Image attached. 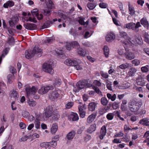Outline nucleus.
I'll return each instance as SVG.
<instances>
[{
  "label": "nucleus",
  "mask_w": 149,
  "mask_h": 149,
  "mask_svg": "<svg viewBox=\"0 0 149 149\" xmlns=\"http://www.w3.org/2000/svg\"><path fill=\"white\" fill-rule=\"evenodd\" d=\"M42 53V50L38 47H35L33 50L29 52L26 51L25 52L26 58L28 59H30L33 57L36 54H38L40 56Z\"/></svg>",
  "instance_id": "1"
},
{
  "label": "nucleus",
  "mask_w": 149,
  "mask_h": 149,
  "mask_svg": "<svg viewBox=\"0 0 149 149\" xmlns=\"http://www.w3.org/2000/svg\"><path fill=\"white\" fill-rule=\"evenodd\" d=\"M138 102L134 100H131L128 103V106L130 109L132 111L135 112H137L139 109Z\"/></svg>",
  "instance_id": "2"
},
{
  "label": "nucleus",
  "mask_w": 149,
  "mask_h": 149,
  "mask_svg": "<svg viewBox=\"0 0 149 149\" xmlns=\"http://www.w3.org/2000/svg\"><path fill=\"white\" fill-rule=\"evenodd\" d=\"M43 70L51 74L54 73V70L52 65L48 63H45L42 65Z\"/></svg>",
  "instance_id": "3"
},
{
  "label": "nucleus",
  "mask_w": 149,
  "mask_h": 149,
  "mask_svg": "<svg viewBox=\"0 0 149 149\" xmlns=\"http://www.w3.org/2000/svg\"><path fill=\"white\" fill-rule=\"evenodd\" d=\"M53 112V108L52 106L47 107L45 110V115L43 116L44 120H47V118L52 115Z\"/></svg>",
  "instance_id": "4"
},
{
  "label": "nucleus",
  "mask_w": 149,
  "mask_h": 149,
  "mask_svg": "<svg viewBox=\"0 0 149 149\" xmlns=\"http://www.w3.org/2000/svg\"><path fill=\"white\" fill-rule=\"evenodd\" d=\"M38 88L33 86L31 88L29 86L26 89V91L27 96L29 97L31 95H34L36 92Z\"/></svg>",
  "instance_id": "5"
},
{
  "label": "nucleus",
  "mask_w": 149,
  "mask_h": 149,
  "mask_svg": "<svg viewBox=\"0 0 149 149\" xmlns=\"http://www.w3.org/2000/svg\"><path fill=\"white\" fill-rule=\"evenodd\" d=\"M77 86L79 90H80L85 87H89L92 85L87 83L86 81H79L77 84Z\"/></svg>",
  "instance_id": "6"
},
{
  "label": "nucleus",
  "mask_w": 149,
  "mask_h": 149,
  "mask_svg": "<svg viewBox=\"0 0 149 149\" xmlns=\"http://www.w3.org/2000/svg\"><path fill=\"white\" fill-rule=\"evenodd\" d=\"M53 89V87L52 86H42L39 90L38 93L39 94H43L47 93L49 90H52Z\"/></svg>",
  "instance_id": "7"
},
{
  "label": "nucleus",
  "mask_w": 149,
  "mask_h": 149,
  "mask_svg": "<svg viewBox=\"0 0 149 149\" xmlns=\"http://www.w3.org/2000/svg\"><path fill=\"white\" fill-rule=\"evenodd\" d=\"M86 108V105L84 104L82 105H79L78 107V109L79 114L80 116L82 118H84L85 116L86 112L84 110Z\"/></svg>",
  "instance_id": "8"
},
{
  "label": "nucleus",
  "mask_w": 149,
  "mask_h": 149,
  "mask_svg": "<svg viewBox=\"0 0 149 149\" xmlns=\"http://www.w3.org/2000/svg\"><path fill=\"white\" fill-rule=\"evenodd\" d=\"M126 52L125 53V58L127 60H131L134 59L135 56L134 53L127 50V48H125Z\"/></svg>",
  "instance_id": "9"
},
{
  "label": "nucleus",
  "mask_w": 149,
  "mask_h": 149,
  "mask_svg": "<svg viewBox=\"0 0 149 149\" xmlns=\"http://www.w3.org/2000/svg\"><path fill=\"white\" fill-rule=\"evenodd\" d=\"M19 21L18 18L17 16H14L9 21V24L11 27H13L17 24Z\"/></svg>",
  "instance_id": "10"
},
{
  "label": "nucleus",
  "mask_w": 149,
  "mask_h": 149,
  "mask_svg": "<svg viewBox=\"0 0 149 149\" xmlns=\"http://www.w3.org/2000/svg\"><path fill=\"white\" fill-rule=\"evenodd\" d=\"M140 22H137L136 24L133 22H131L130 29H132L136 32L139 31L138 28L141 26Z\"/></svg>",
  "instance_id": "11"
},
{
  "label": "nucleus",
  "mask_w": 149,
  "mask_h": 149,
  "mask_svg": "<svg viewBox=\"0 0 149 149\" xmlns=\"http://www.w3.org/2000/svg\"><path fill=\"white\" fill-rule=\"evenodd\" d=\"M69 120L72 121H76L79 119V117L78 114L74 113H72L68 116Z\"/></svg>",
  "instance_id": "12"
},
{
  "label": "nucleus",
  "mask_w": 149,
  "mask_h": 149,
  "mask_svg": "<svg viewBox=\"0 0 149 149\" xmlns=\"http://www.w3.org/2000/svg\"><path fill=\"white\" fill-rule=\"evenodd\" d=\"M115 38V36L113 33H110L107 34L105 38L106 41L108 42H111L114 40Z\"/></svg>",
  "instance_id": "13"
},
{
  "label": "nucleus",
  "mask_w": 149,
  "mask_h": 149,
  "mask_svg": "<svg viewBox=\"0 0 149 149\" xmlns=\"http://www.w3.org/2000/svg\"><path fill=\"white\" fill-rule=\"evenodd\" d=\"M136 82L138 85L141 86H144L146 83L144 78L141 76L139 77L136 79Z\"/></svg>",
  "instance_id": "14"
},
{
  "label": "nucleus",
  "mask_w": 149,
  "mask_h": 149,
  "mask_svg": "<svg viewBox=\"0 0 149 149\" xmlns=\"http://www.w3.org/2000/svg\"><path fill=\"white\" fill-rule=\"evenodd\" d=\"M59 94L56 90H55L52 92L50 94L49 96L50 99L53 100L57 99L59 96Z\"/></svg>",
  "instance_id": "15"
},
{
  "label": "nucleus",
  "mask_w": 149,
  "mask_h": 149,
  "mask_svg": "<svg viewBox=\"0 0 149 149\" xmlns=\"http://www.w3.org/2000/svg\"><path fill=\"white\" fill-rule=\"evenodd\" d=\"M65 64L68 66H74L77 64V62L75 60H72L70 59H68L65 61Z\"/></svg>",
  "instance_id": "16"
},
{
  "label": "nucleus",
  "mask_w": 149,
  "mask_h": 149,
  "mask_svg": "<svg viewBox=\"0 0 149 149\" xmlns=\"http://www.w3.org/2000/svg\"><path fill=\"white\" fill-rule=\"evenodd\" d=\"M107 132L106 127L105 126H103L101 128L100 134L99 137L101 139H102L104 137L105 135Z\"/></svg>",
  "instance_id": "17"
},
{
  "label": "nucleus",
  "mask_w": 149,
  "mask_h": 149,
  "mask_svg": "<svg viewBox=\"0 0 149 149\" xmlns=\"http://www.w3.org/2000/svg\"><path fill=\"white\" fill-rule=\"evenodd\" d=\"M24 27L29 30H34L36 28V26L33 24H24Z\"/></svg>",
  "instance_id": "18"
},
{
  "label": "nucleus",
  "mask_w": 149,
  "mask_h": 149,
  "mask_svg": "<svg viewBox=\"0 0 149 149\" xmlns=\"http://www.w3.org/2000/svg\"><path fill=\"white\" fill-rule=\"evenodd\" d=\"M78 22L81 25H83L85 27H86L88 24V21H87L86 22H84V18L78 17Z\"/></svg>",
  "instance_id": "19"
},
{
  "label": "nucleus",
  "mask_w": 149,
  "mask_h": 149,
  "mask_svg": "<svg viewBox=\"0 0 149 149\" xmlns=\"http://www.w3.org/2000/svg\"><path fill=\"white\" fill-rule=\"evenodd\" d=\"M97 105L96 103L94 102L90 103L88 106V108L89 111H95L96 106Z\"/></svg>",
  "instance_id": "20"
},
{
  "label": "nucleus",
  "mask_w": 149,
  "mask_h": 149,
  "mask_svg": "<svg viewBox=\"0 0 149 149\" xmlns=\"http://www.w3.org/2000/svg\"><path fill=\"white\" fill-rule=\"evenodd\" d=\"M137 71L136 69L134 68H130L128 72L127 76L128 77L134 76Z\"/></svg>",
  "instance_id": "21"
},
{
  "label": "nucleus",
  "mask_w": 149,
  "mask_h": 149,
  "mask_svg": "<svg viewBox=\"0 0 149 149\" xmlns=\"http://www.w3.org/2000/svg\"><path fill=\"white\" fill-rule=\"evenodd\" d=\"M40 147L43 148H45V149H51V146L50 145L49 142H43L40 144Z\"/></svg>",
  "instance_id": "22"
},
{
  "label": "nucleus",
  "mask_w": 149,
  "mask_h": 149,
  "mask_svg": "<svg viewBox=\"0 0 149 149\" xmlns=\"http://www.w3.org/2000/svg\"><path fill=\"white\" fill-rule=\"evenodd\" d=\"M75 132L74 131H72L68 133L66 135V138L68 140L72 139L74 137Z\"/></svg>",
  "instance_id": "23"
},
{
  "label": "nucleus",
  "mask_w": 149,
  "mask_h": 149,
  "mask_svg": "<svg viewBox=\"0 0 149 149\" xmlns=\"http://www.w3.org/2000/svg\"><path fill=\"white\" fill-rule=\"evenodd\" d=\"M134 38L135 39V42H136L139 44H141L142 43L143 41L141 36L139 34H136L135 35Z\"/></svg>",
  "instance_id": "24"
},
{
  "label": "nucleus",
  "mask_w": 149,
  "mask_h": 149,
  "mask_svg": "<svg viewBox=\"0 0 149 149\" xmlns=\"http://www.w3.org/2000/svg\"><path fill=\"white\" fill-rule=\"evenodd\" d=\"M141 24L145 27L148 28V23L146 17H143L141 20Z\"/></svg>",
  "instance_id": "25"
},
{
  "label": "nucleus",
  "mask_w": 149,
  "mask_h": 149,
  "mask_svg": "<svg viewBox=\"0 0 149 149\" xmlns=\"http://www.w3.org/2000/svg\"><path fill=\"white\" fill-rule=\"evenodd\" d=\"M77 52L78 55L83 56H85L86 53V51L80 47L77 49Z\"/></svg>",
  "instance_id": "26"
},
{
  "label": "nucleus",
  "mask_w": 149,
  "mask_h": 149,
  "mask_svg": "<svg viewBox=\"0 0 149 149\" xmlns=\"http://www.w3.org/2000/svg\"><path fill=\"white\" fill-rule=\"evenodd\" d=\"M129 14L131 15H133L135 13L134 7L131 5L130 3L128 4Z\"/></svg>",
  "instance_id": "27"
},
{
  "label": "nucleus",
  "mask_w": 149,
  "mask_h": 149,
  "mask_svg": "<svg viewBox=\"0 0 149 149\" xmlns=\"http://www.w3.org/2000/svg\"><path fill=\"white\" fill-rule=\"evenodd\" d=\"M14 5V3L13 1H8L4 4L3 6L5 8H7L8 7H11Z\"/></svg>",
  "instance_id": "28"
},
{
  "label": "nucleus",
  "mask_w": 149,
  "mask_h": 149,
  "mask_svg": "<svg viewBox=\"0 0 149 149\" xmlns=\"http://www.w3.org/2000/svg\"><path fill=\"white\" fill-rule=\"evenodd\" d=\"M96 129V125L95 124L91 125L88 129L87 132L89 133H92L95 131Z\"/></svg>",
  "instance_id": "29"
},
{
  "label": "nucleus",
  "mask_w": 149,
  "mask_h": 149,
  "mask_svg": "<svg viewBox=\"0 0 149 149\" xmlns=\"http://www.w3.org/2000/svg\"><path fill=\"white\" fill-rule=\"evenodd\" d=\"M10 48L9 47L6 48L3 51V53L1 55V56L0 57V64L2 61V57H3L5 56V55H6L8 53L9 50H10Z\"/></svg>",
  "instance_id": "30"
},
{
  "label": "nucleus",
  "mask_w": 149,
  "mask_h": 149,
  "mask_svg": "<svg viewBox=\"0 0 149 149\" xmlns=\"http://www.w3.org/2000/svg\"><path fill=\"white\" fill-rule=\"evenodd\" d=\"M6 42L10 45H12L14 43V40L13 37L9 35Z\"/></svg>",
  "instance_id": "31"
},
{
  "label": "nucleus",
  "mask_w": 149,
  "mask_h": 149,
  "mask_svg": "<svg viewBox=\"0 0 149 149\" xmlns=\"http://www.w3.org/2000/svg\"><path fill=\"white\" fill-rule=\"evenodd\" d=\"M103 50L105 56L107 58L108 57L109 52V48L107 46H105L103 48Z\"/></svg>",
  "instance_id": "32"
},
{
  "label": "nucleus",
  "mask_w": 149,
  "mask_h": 149,
  "mask_svg": "<svg viewBox=\"0 0 149 149\" xmlns=\"http://www.w3.org/2000/svg\"><path fill=\"white\" fill-rule=\"evenodd\" d=\"M58 126L56 124H53L51 129V132L52 134H54L57 131L58 129Z\"/></svg>",
  "instance_id": "33"
},
{
  "label": "nucleus",
  "mask_w": 149,
  "mask_h": 149,
  "mask_svg": "<svg viewBox=\"0 0 149 149\" xmlns=\"http://www.w3.org/2000/svg\"><path fill=\"white\" fill-rule=\"evenodd\" d=\"M107 95L108 98L110 99L112 101H114L116 98V95L115 94L112 95L111 94L108 93Z\"/></svg>",
  "instance_id": "34"
},
{
  "label": "nucleus",
  "mask_w": 149,
  "mask_h": 149,
  "mask_svg": "<svg viewBox=\"0 0 149 149\" xmlns=\"http://www.w3.org/2000/svg\"><path fill=\"white\" fill-rule=\"evenodd\" d=\"M48 1L47 2L46 5L47 7L49 9H51L52 8L54 4L51 0H48Z\"/></svg>",
  "instance_id": "35"
},
{
  "label": "nucleus",
  "mask_w": 149,
  "mask_h": 149,
  "mask_svg": "<svg viewBox=\"0 0 149 149\" xmlns=\"http://www.w3.org/2000/svg\"><path fill=\"white\" fill-rule=\"evenodd\" d=\"M96 116V113H92L88 117L87 120L89 121H93L95 118Z\"/></svg>",
  "instance_id": "36"
},
{
  "label": "nucleus",
  "mask_w": 149,
  "mask_h": 149,
  "mask_svg": "<svg viewBox=\"0 0 149 149\" xmlns=\"http://www.w3.org/2000/svg\"><path fill=\"white\" fill-rule=\"evenodd\" d=\"M28 103L30 106L32 107L35 106L36 104V102L32 100H29L28 101Z\"/></svg>",
  "instance_id": "37"
},
{
  "label": "nucleus",
  "mask_w": 149,
  "mask_h": 149,
  "mask_svg": "<svg viewBox=\"0 0 149 149\" xmlns=\"http://www.w3.org/2000/svg\"><path fill=\"white\" fill-rule=\"evenodd\" d=\"M31 138V135L29 136H24L22 137L19 140L20 141H25L29 139H30Z\"/></svg>",
  "instance_id": "38"
},
{
  "label": "nucleus",
  "mask_w": 149,
  "mask_h": 149,
  "mask_svg": "<svg viewBox=\"0 0 149 149\" xmlns=\"http://www.w3.org/2000/svg\"><path fill=\"white\" fill-rule=\"evenodd\" d=\"M141 70L143 72H147L149 70V65H147L145 66L142 67L141 68Z\"/></svg>",
  "instance_id": "39"
},
{
  "label": "nucleus",
  "mask_w": 149,
  "mask_h": 149,
  "mask_svg": "<svg viewBox=\"0 0 149 149\" xmlns=\"http://www.w3.org/2000/svg\"><path fill=\"white\" fill-rule=\"evenodd\" d=\"M120 37L123 38L127 39L128 37L127 33L124 31L120 32Z\"/></svg>",
  "instance_id": "40"
},
{
  "label": "nucleus",
  "mask_w": 149,
  "mask_h": 149,
  "mask_svg": "<svg viewBox=\"0 0 149 149\" xmlns=\"http://www.w3.org/2000/svg\"><path fill=\"white\" fill-rule=\"evenodd\" d=\"M101 102L102 105H106L108 102V101L105 97H103L101 99Z\"/></svg>",
  "instance_id": "41"
},
{
  "label": "nucleus",
  "mask_w": 149,
  "mask_h": 149,
  "mask_svg": "<svg viewBox=\"0 0 149 149\" xmlns=\"http://www.w3.org/2000/svg\"><path fill=\"white\" fill-rule=\"evenodd\" d=\"M129 64L125 63L119 66V67L122 69H125L128 68L129 67Z\"/></svg>",
  "instance_id": "42"
},
{
  "label": "nucleus",
  "mask_w": 149,
  "mask_h": 149,
  "mask_svg": "<svg viewBox=\"0 0 149 149\" xmlns=\"http://www.w3.org/2000/svg\"><path fill=\"white\" fill-rule=\"evenodd\" d=\"M11 96L14 97H17L19 96L17 93L14 90H13L11 92Z\"/></svg>",
  "instance_id": "43"
},
{
  "label": "nucleus",
  "mask_w": 149,
  "mask_h": 149,
  "mask_svg": "<svg viewBox=\"0 0 149 149\" xmlns=\"http://www.w3.org/2000/svg\"><path fill=\"white\" fill-rule=\"evenodd\" d=\"M111 85V82L109 81L108 80H107L106 81L107 87L109 90L110 91L112 90Z\"/></svg>",
  "instance_id": "44"
},
{
  "label": "nucleus",
  "mask_w": 149,
  "mask_h": 149,
  "mask_svg": "<svg viewBox=\"0 0 149 149\" xmlns=\"http://www.w3.org/2000/svg\"><path fill=\"white\" fill-rule=\"evenodd\" d=\"M132 63L133 64H134L135 66H137L139 65L140 63V61L139 60L136 59L132 61Z\"/></svg>",
  "instance_id": "45"
},
{
  "label": "nucleus",
  "mask_w": 149,
  "mask_h": 149,
  "mask_svg": "<svg viewBox=\"0 0 149 149\" xmlns=\"http://www.w3.org/2000/svg\"><path fill=\"white\" fill-rule=\"evenodd\" d=\"M72 44L73 47H74L75 48H77V49L80 47V45L77 42L74 41L72 42Z\"/></svg>",
  "instance_id": "46"
},
{
  "label": "nucleus",
  "mask_w": 149,
  "mask_h": 149,
  "mask_svg": "<svg viewBox=\"0 0 149 149\" xmlns=\"http://www.w3.org/2000/svg\"><path fill=\"white\" fill-rule=\"evenodd\" d=\"M58 14L61 19H66L67 18V17L65 14L63 13L62 12H58Z\"/></svg>",
  "instance_id": "47"
},
{
  "label": "nucleus",
  "mask_w": 149,
  "mask_h": 149,
  "mask_svg": "<svg viewBox=\"0 0 149 149\" xmlns=\"http://www.w3.org/2000/svg\"><path fill=\"white\" fill-rule=\"evenodd\" d=\"M55 39L54 38L50 37L47 38L46 40L45 41V43H51L54 41Z\"/></svg>",
  "instance_id": "48"
},
{
  "label": "nucleus",
  "mask_w": 149,
  "mask_h": 149,
  "mask_svg": "<svg viewBox=\"0 0 149 149\" xmlns=\"http://www.w3.org/2000/svg\"><path fill=\"white\" fill-rule=\"evenodd\" d=\"M67 49L68 50H70L73 47L72 45V42L68 43H67L66 46Z\"/></svg>",
  "instance_id": "49"
},
{
  "label": "nucleus",
  "mask_w": 149,
  "mask_h": 149,
  "mask_svg": "<svg viewBox=\"0 0 149 149\" xmlns=\"http://www.w3.org/2000/svg\"><path fill=\"white\" fill-rule=\"evenodd\" d=\"M133 89H135L136 91L139 92H143L142 88L141 87H137V86H134L133 87Z\"/></svg>",
  "instance_id": "50"
},
{
  "label": "nucleus",
  "mask_w": 149,
  "mask_h": 149,
  "mask_svg": "<svg viewBox=\"0 0 149 149\" xmlns=\"http://www.w3.org/2000/svg\"><path fill=\"white\" fill-rule=\"evenodd\" d=\"M87 6L90 10H92L95 8V6L93 3H88Z\"/></svg>",
  "instance_id": "51"
},
{
  "label": "nucleus",
  "mask_w": 149,
  "mask_h": 149,
  "mask_svg": "<svg viewBox=\"0 0 149 149\" xmlns=\"http://www.w3.org/2000/svg\"><path fill=\"white\" fill-rule=\"evenodd\" d=\"M92 87L93 88L95 91L97 93L100 95H102L101 92L98 88L94 86H92Z\"/></svg>",
  "instance_id": "52"
},
{
  "label": "nucleus",
  "mask_w": 149,
  "mask_h": 149,
  "mask_svg": "<svg viewBox=\"0 0 149 149\" xmlns=\"http://www.w3.org/2000/svg\"><path fill=\"white\" fill-rule=\"evenodd\" d=\"M127 39L132 44H134L135 42V39L133 37H128Z\"/></svg>",
  "instance_id": "53"
},
{
  "label": "nucleus",
  "mask_w": 149,
  "mask_h": 149,
  "mask_svg": "<svg viewBox=\"0 0 149 149\" xmlns=\"http://www.w3.org/2000/svg\"><path fill=\"white\" fill-rule=\"evenodd\" d=\"M49 143L51 146V148H55L57 146V143L56 141H53Z\"/></svg>",
  "instance_id": "54"
},
{
  "label": "nucleus",
  "mask_w": 149,
  "mask_h": 149,
  "mask_svg": "<svg viewBox=\"0 0 149 149\" xmlns=\"http://www.w3.org/2000/svg\"><path fill=\"white\" fill-rule=\"evenodd\" d=\"M113 113H110L107 115V118L109 120H111L113 118Z\"/></svg>",
  "instance_id": "55"
},
{
  "label": "nucleus",
  "mask_w": 149,
  "mask_h": 149,
  "mask_svg": "<svg viewBox=\"0 0 149 149\" xmlns=\"http://www.w3.org/2000/svg\"><path fill=\"white\" fill-rule=\"evenodd\" d=\"M99 6L100 7L102 8H104L107 7V4L106 3L101 2L100 3Z\"/></svg>",
  "instance_id": "56"
},
{
  "label": "nucleus",
  "mask_w": 149,
  "mask_h": 149,
  "mask_svg": "<svg viewBox=\"0 0 149 149\" xmlns=\"http://www.w3.org/2000/svg\"><path fill=\"white\" fill-rule=\"evenodd\" d=\"M73 105L72 102H68L65 105V108L66 109H70Z\"/></svg>",
  "instance_id": "57"
},
{
  "label": "nucleus",
  "mask_w": 149,
  "mask_h": 149,
  "mask_svg": "<svg viewBox=\"0 0 149 149\" xmlns=\"http://www.w3.org/2000/svg\"><path fill=\"white\" fill-rule=\"evenodd\" d=\"M50 23V21L47 23H45L42 26V29L46 28L49 26Z\"/></svg>",
  "instance_id": "58"
},
{
  "label": "nucleus",
  "mask_w": 149,
  "mask_h": 149,
  "mask_svg": "<svg viewBox=\"0 0 149 149\" xmlns=\"http://www.w3.org/2000/svg\"><path fill=\"white\" fill-rule=\"evenodd\" d=\"M106 111V110L104 108H101L99 109V113L100 115H102Z\"/></svg>",
  "instance_id": "59"
},
{
  "label": "nucleus",
  "mask_w": 149,
  "mask_h": 149,
  "mask_svg": "<svg viewBox=\"0 0 149 149\" xmlns=\"http://www.w3.org/2000/svg\"><path fill=\"white\" fill-rule=\"evenodd\" d=\"M100 73L101 75L103 77L105 78H108V75L107 73L104 72L103 71H101L100 72Z\"/></svg>",
  "instance_id": "60"
},
{
  "label": "nucleus",
  "mask_w": 149,
  "mask_h": 149,
  "mask_svg": "<svg viewBox=\"0 0 149 149\" xmlns=\"http://www.w3.org/2000/svg\"><path fill=\"white\" fill-rule=\"evenodd\" d=\"M10 72H11L13 74L16 72V69L13 66H10Z\"/></svg>",
  "instance_id": "61"
},
{
  "label": "nucleus",
  "mask_w": 149,
  "mask_h": 149,
  "mask_svg": "<svg viewBox=\"0 0 149 149\" xmlns=\"http://www.w3.org/2000/svg\"><path fill=\"white\" fill-rule=\"evenodd\" d=\"M76 67L77 70H79L82 69V67L81 65L78 64H76V65H74V66Z\"/></svg>",
  "instance_id": "62"
},
{
  "label": "nucleus",
  "mask_w": 149,
  "mask_h": 149,
  "mask_svg": "<svg viewBox=\"0 0 149 149\" xmlns=\"http://www.w3.org/2000/svg\"><path fill=\"white\" fill-rule=\"evenodd\" d=\"M113 21L114 23L117 26H120L119 22L117 20L116 18H112Z\"/></svg>",
  "instance_id": "63"
},
{
  "label": "nucleus",
  "mask_w": 149,
  "mask_h": 149,
  "mask_svg": "<svg viewBox=\"0 0 149 149\" xmlns=\"http://www.w3.org/2000/svg\"><path fill=\"white\" fill-rule=\"evenodd\" d=\"M51 9H49L48 10L45 9L44 10V13L45 15H47L50 14L51 12Z\"/></svg>",
  "instance_id": "64"
}]
</instances>
